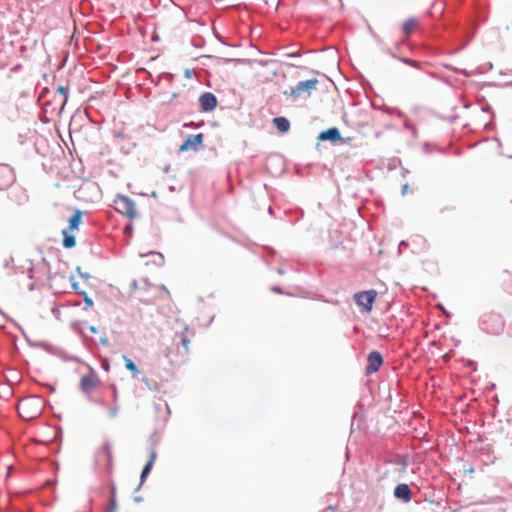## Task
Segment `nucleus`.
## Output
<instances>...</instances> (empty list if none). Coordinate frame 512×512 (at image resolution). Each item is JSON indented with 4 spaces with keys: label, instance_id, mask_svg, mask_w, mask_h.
<instances>
[{
    "label": "nucleus",
    "instance_id": "nucleus-21",
    "mask_svg": "<svg viewBox=\"0 0 512 512\" xmlns=\"http://www.w3.org/2000/svg\"><path fill=\"white\" fill-rule=\"evenodd\" d=\"M85 302H86L87 304H89V305H91V304H92V301H91L90 299H88V298H85Z\"/></svg>",
    "mask_w": 512,
    "mask_h": 512
},
{
    "label": "nucleus",
    "instance_id": "nucleus-15",
    "mask_svg": "<svg viewBox=\"0 0 512 512\" xmlns=\"http://www.w3.org/2000/svg\"><path fill=\"white\" fill-rule=\"evenodd\" d=\"M419 21L416 17L407 19L402 25V31L406 36L412 34L418 27Z\"/></svg>",
    "mask_w": 512,
    "mask_h": 512
},
{
    "label": "nucleus",
    "instance_id": "nucleus-20",
    "mask_svg": "<svg viewBox=\"0 0 512 512\" xmlns=\"http://www.w3.org/2000/svg\"><path fill=\"white\" fill-rule=\"evenodd\" d=\"M191 341L190 339L185 336V335H181V344L184 348V352H185V355H187L189 353V345H190Z\"/></svg>",
    "mask_w": 512,
    "mask_h": 512
},
{
    "label": "nucleus",
    "instance_id": "nucleus-11",
    "mask_svg": "<svg viewBox=\"0 0 512 512\" xmlns=\"http://www.w3.org/2000/svg\"><path fill=\"white\" fill-rule=\"evenodd\" d=\"M383 363V358L378 351H372L367 358L366 373L372 374L379 370Z\"/></svg>",
    "mask_w": 512,
    "mask_h": 512
},
{
    "label": "nucleus",
    "instance_id": "nucleus-7",
    "mask_svg": "<svg viewBox=\"0 0 512 512\" xmlns=\"http://www.w3.org/2000/svg\"><path fill=\"white\" fill-rule=\"evenodd\" d=\"M377 297V292L373 289L358 292L354 294L356 304L365 312L372 310L373 303Z\"/></svg>",
    "mask_w": 512,
    "mask_h": 512
},
{
    "label": "nucleus",
    "instance_id": "nucleus-3",
    "mask_svg": "<svg viewBox=\"0 0 512 512\" xmlns=\"http://www.w3.org/2000/svg\"><path fill=\"white\" fill-rule=\"evenodd\" d=\"M83 213L81 210H75L72 217L69 219L68 229H64L62 231L63 234V246L65 248H73L76 245V239L74 235L69 234V232H73L78 230L81 222H82Z\"/></svg>",
    "mask_w": 512,
    "mask_h": 512
},
{
    "label": "nucleus",
    "instance_id": "nucleus-22",
    "mask_svg": "<svg viewBox=\"0 0 512 512\" xmlns=\"http://www.w3.org/2000/svg\"><path fill=\"white\" fill-rule=\"evenodd\" d=\"M403 190L407 191V185H404Z\"/></svg>",
    "mask_w": 512,
    "mask_h": 512
},
{
    "label": "nucleus",
    "instance_id": "nucleus-14",
    "mask_svg": "<svg viewBox=\"0 0 512 512\" xmlns=\"http://www.w3.org/2000/svg\"><path fill=\"white\" fill-rule=\"evenodd\" d=\"M341 137H340V132L337 128L333 127V128H329L328 130L326 131H323L318 139L319 140H322V141H325V140H329V141H337L339 140Z\"/></svg>",
    "mask_w": 512,
    "mask_h": 512
},
{
    "label": "nucleus",
    "instance_id": "nucleus-17",
    "mask_svg": "<svg viewBox=\"0 0 512 512\" xmlns=\"http://www.w3.org/2000/svg\"><path fill=\"white\" fill-rule=\"evenodd\" d=\"M273 123L281 133H285L290 129V123L285 117H276L273 119Z\"/></svg>",
    "mask_w": 512,
    "mask_h": 512
},
{
    "label": "nucleus",
    "instance_id": "nucleus-19",
    "mask_svg": "<svg viewBox=\"0 0 512 512\" xmlns=\"http://www.w3.org/2000/svg\"><path fill=\"white\" fill-rule=\"evenodd\" d=\"M56 90L58 93H60L63 96L64 99H63L62 106H64L68 100V88L65 86L59 85Z\"/></svg>",
    "mask_w": 512,
    "mask_h": 512
},
{
    "label": "nucleus",
    "instance_id": "nucleus-9",
    "mask_svg": "<svg viewBox=\"0 0 512 512\" xmlns=\"http://www.w3.org/2000/svg\"><path fill=\"white\" fill-rule=\"evenodd\" d=\"M15 181V174L8 164H0V189L4 190L10 187Z\"/></svg>",
    "mask_w": 512,
    "mask_h": 512
},
{
    "label": "nucleus",
    "instance_id": "nucleus-2",
    "mask_svg": "<svg viewBox=\"0 0 512 512\" xmlns=\"http://www.w3.org/2000/svg\"><path fill=\"white\" fill-rule=\"evenodd\" d=\"M483 329L492 335H500L504 332L506 322L502 315L494 312L484 314L482 318Z\"/></svg>",
    "mask_w": 512,
    "mask_h": 512
},
{
    "label": "nucleus",
    "instance_id": "nucleus-8",
    "mask_svg": "<svg viewBox=\"0 0 512 512\" xmlns=\"http://www.w3.org/2000/svg\"><path fill=\"white\" fill-rule=\"evenodd\" d=\"M97 462L102 464L108 472L113 469V451L110 443L105 442L97 452Z\"/></svg>",
    "mask_w": 512,
    "mask_h": 512
},
{
    "label": "nucleus",
    "instance_id": "nucleus-13",
    "mask_svg": "<svg viewBox=\"0 0 512 512\" xmlns=\"http://www.w3.org/2000/svg\"><path fill=\"white\" fill-rule=\"evenodd\" d=\"M394 496L404 502H409L412 498V493L407 484H398L394 489Z\"/></svg>",
    "mask_w": 512,
    "mask_h": 512
},
{
    "label": "nucleus",
    "instance_id": "nucleus-12",
    "mask_svg": "<svg viewBox=\"0 0 512 512\" xmlns=\"http://www.w3.org/2000/svg\"><path fill=\"white\" fill-rule=\"evenodd\" d=\"M199 103L202 111L209 112L216 107L217 99L214 94L206 92L200 96Z\"/></svg>",
    "mask_w": 512,
    "mask_h": 512
},
{
    "label": "nucleus",
    "instance_id": "nucleus-1",
    "mask_svg": "<svg viewBox=\"0 0 512 512\" xmlns=\"http://www.w3.org/2000/svg\"><path fill=\"white\" fill-rule=\"evenodd\" d=\"M17 411L24 420L36 419L42 413V400L37 396L25 397L19 401Z\"/></svg>",
    "mask_w": 512,
    "mask_h": 512
},
{
    "label": "nucleus",
    "instance_id": "nucleus-5",
    "mask_svg": "<svg viewBox=\"0 0 512 512\" xmlns=\"http://www.w3.org/2000/svg\"><path fill=\"white\" fill-rule=\"evenodd\" d=\"M115 209L122 215L134 219L137 216L136 205L128 196L118 195L114 200Z\"/></svg>",
    "mask_w": 512,
    "mask_h": 512
},
{
    "label": "nucleus",
    "instance_id": "nucleus-16",
    "mask_svg": "<svg viewBox=\"0 0 512 512\" xmlns=\"http://www.w3.org/2000/svg\"><path fill=\"white\" fill-rule=\"evenodd\" d=\"M157 458V453L154 449L150 450L149 453V460L147 461L146 465L144 466L142 473H141V481H144V479L147 477V475L150 473L154 462Z\"/></svg>",
    "mask_w": 512,
    "mask_h": 512
},
{
    "label": "nucleus",
    "instance_id": "nucleus-23",
    "mask_svg": "<svg viewBox=\"0 0 512 512\" xmlns=\"http://www.w3.org/2000/svg\"><path fill=\"white\" fill-rule=\"evenodd\" d=\"M403 190L407 191V185H404Z\"/></svg>",
    "mask_w": 512,
    "mask_h": 512
},
{
    "label": "nucleus",
    "instance_id": "nucleus-18",
    "mask_svg": "<svg viewBox=\"0 0 512 512\" xmlns=\"http://www.w3.org/2000/svg\"><path fill=\"white\" fill-rule=\"evenodd\" d=\"M124 361H125V367L127 370H129L133 375H138L139 374V370L137 368V366L135 365V363L128 357L124 356Z\"/></svg>",
    "mask_w": 512,
    "mask_h": 512
},
{
    "label": "nucleus",
    "instance_id": "nucleus-24",
    "mask_svg": "<svg viewBox=\"0 0 512 512\" xmlns=\"http://www.w3.org/2000/svg\"><path fill=\"white\" fill-rule=\"evenodd\" d=\"M162 289H163V290H165V291L169 294V292H168V290L166 289V287H164V286H163V287H162Z\"/></svg>",
    "mask_w": 512,
    "mask_h": 512
},
{
    "label": "nucleus",
    "instance_id": "nucleus-10",
    "mask_svg": "<svg viewBox=\"0 0 512 512\" xmlns=\"http://www.w3.org/2000/svg\"><path fill=\"white\" fill-rule=\"evenodd\" d=\"M203 141L204 136L202 133L189 136L179 147V152L198 151L202 147Z\"/></svg>",
    "mask_w": 512,
    "mask_h": 512
},
{
    "label": "nucleus",
    "instance_id": "nucleus-4",
    "mask_svg": "<svg viewBox=\"0 0 512 512\" xmlns=\"http://www.w3.org/2000/svg\"><path fill=\"white\" fill-rule=\"evenodd\" d=\"M101 385V379L97 372L88 366V372L84 374L79 381L80 390L87 396L91 395Z\"/></svg>",
    "mask_w": 512,
    "mask_h": 512
},
{
    "label": "nucleus",
    "instance_id": "nucleus-6",
    "mask_svg": "<svg viewBox=\"0 0 512 512\" xmlns=\"http://www.w3.org/2000/svg\"><path fill=\"white\" fill-rule=\"evenodd\" d=\"M318 79L313 78L306 81L299 82L296 87L291 88L289 91H285L284 95L290 96L293 99L300 97L303 94L310 95L312 91L316 90Z\"/></svg>",
    "mask_w": 512,
    "mask_h": 512
}]
</instances>
